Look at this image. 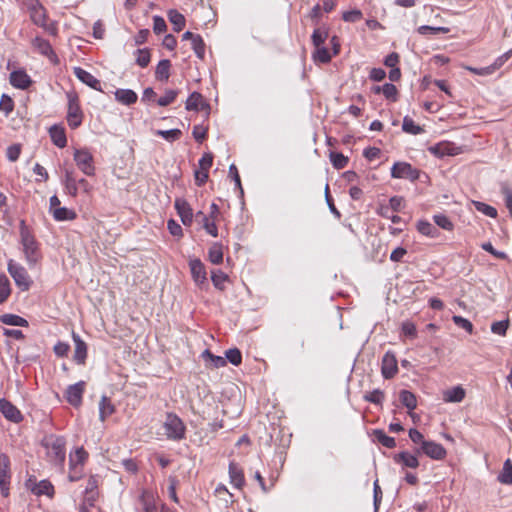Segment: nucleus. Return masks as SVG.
<instances>
[{"label":"nucleus","instance_id":"nucleus-10","mask_svg":"<svg viewBox=\"0 0 512 512\" xmlns=\"http://www.w3.org/2000/svg\"><path fill=\"white\" fill-rule=\"evenodd\" d=\"M10 459L6 454H0V490L4 497L9 495Z\"/></svg>","mask_w":512,"mask_h":512},{"label":"nucleus","instance_id":"nucleus-28","mask_svg":"<svg viewBox=\"0 0 512 512\" xmlns=\"http://www.w3.org/2000/svg\"><path fill=\"white\" fill-rule=\"evenodd\" d=\"M115 412V407L109 397L103 395L99 402V418L102 422Z\"/></svg>","mask_w":512,"mask_h":512},{"label":"nucleus","instance_id":"nucleus-50","mask_svg":"<svg viewBox=\"0 0 512 512\" xmlns=\"http://www.w3.org/2000/svg\"><path fill=\"white\" fill-rule=\"evenodd\" d=\"M473 205L477 211L483 213L486 216H489L491 218H495L497 216V210L486 203L480 201H473Z\"/></svg>","mask_w":512,"mask_h":512},{"label":"nucleus","instance_id":"nucleus-33","mask_svg":"<svg viewBox=\"0 0 512 512\" xmlns=\"http://www.w3.org/2000/svg\"><path fill=\"white\" fill-rule=\"evenodd\" d=\"M168 19L173 25V29L176 32H180L186 23L185 17L175 9L168 11Z\"/></svg>","mask_w":512,"mask_h":512},{"label":"nucleus","instance_id":"nucleus-20","mask_svg":"<svg viewBox=\"0 0 512 512\" xmlns=\"http://www.w3.org/2000/svg\"><path fill=\"white\" fill-rule=\"evenodd\" d=\"M417 454H411L407 451L397 453L393 456L395 463L401 464L403 467L416 469L419 466Z\"/></svg>","mask_w":512,"mask_h":512},{"label":"nucleus","instance_id":"nucleus-46","mask_svg":"<svg viewBox=\"0 0 512 512\" xmlns=\"http://www.w3.org/2000/svg\"><path fill=\"white\" fill-rule=\"evenodd\" d=\"M11 293L10 282L6 275H0V304L4 303Z\"/></svg>","mask_w":512,"mask_h":512},{"label":"nucleus","instance_id":"nucleus-2","mask_svg":"<svg viewBox=\"0 0 512 512\" xmlns=\"http://www.w3.org/2000/svg\"><path fill=\"white\" fill-rule=\"evenodd\" d=\"M164 434L168 440L181 441L186 435V426L175 413H167L163 423Z\"/></svg>","mask_w":512,"mask_h":512},{"label":"nucleus","instance_id":"nucleus-37","mask_svg":"<svg viewBox=\"0 0 512 512\" xmlns=\"http://www.w3.org/2000/svg\"><path fill=\"white\" fill-rule=\"evenodd\" d=\"M202 357L204 359L210 361L208 366L211 367V368H221V367L226 366V364H227V361H226V359L224 357L216 356V355L212 354L208 349H206L202 353Z\"/></svg>","mask_w":512,"mask_h":512},{"label":"nucleus","instance_id":"nucleus-29","mask_svg":"<svg viewBox=\"0 0 512 512\" xmlns=\"http://www.w3.org/2000/svg\"><path fill=\"white\" fill-rule=\"evenodd\" d=\"M465 397V390L461 386H456L446 390L443 393V400L445 402L459 403Z\"/></svg>","mask_w":512,"mask_h":512},{"label":"nucleus","instance_id":"nucleus-1","mask_svg":"<svg viewBox=\"0 0 512 512\" xmlns=\"http://www.w3.org/2000/svg\"><path fill=\"white\" fill-rule=\"evenodd\" d=\"M20 239L28 265L30 267L35 266L41 259V252L35 237L32 235L23 220L20 222Z\"/></svg>","mask_w":512,"mask_h":512},{"label":"nucleus","instance_id":"nucleus-8","mask_svg":"<svg viewBox=\"0 0 512 512\" xmlns=\"http://www.w3.org/2000/svg\"><path fill=\"white\" fill-rule=\"evenodd\" d=\"M189 268L192 279L197 287L206 290L209 286L207 279V272L204 264L198 258L191 259L189 261Z\"/></svg>","mask_w":512,"mask_h":512},{"label":"nucleus","instance_id":"nucleus-17","mask_svg":"<svg viewBox=\"0 0 512 512\" xmlns=\"http://www.w3.org/2000/svg\"><path fill=\"white\" fill-rule=\"evenodd\" d=\"M175 209L177 210L182 223L185 226L191 225L193 221V210L190 207V204L185 199L177 198L175 200Z\"/></svg>","mask_w":512,"mask_h":512},{"label":"nucleus","instance_id":"nucleus-6","mask_svg":"<svg viewBox=\"0 0 512 512\" xmlns=\"http://www.w3.org/2000/svg\"><path fill=\"white\" fill-rule=\"evenodd\" d=\"M73 159L82 173L87 176L95 175L94 157L88 149H75Z\"/></svg>","mask_w":512,"mask_h":512},{"label":"nucleus","instance_id":"nucleus-55","mask_svg":"<svg viewBox=\"0 0 512 512\" xmlns=\"http://www.w3.org/2000/svg\"><path fill=\"white\" fill-rule=\"evenodd\" d=\"M14 109V102L12 98L6 94H3L0 100V111L8 116Z\"/></svg>","mask_w":512,"mask_h":512},{"label":"nucleus","instance_id":"nucleus-14","mask_svg":"<svg viewBox=\"0 0 512 512\" xmlns=\"http://www.w3.org/2000/svg\"><path fill=\"white\" fill-rule=\"evenodd\" d=\"M381 372L385 379H391L397 374L398 366L394 353L388 351L384 354L382 359Z\"/></svg>","mask_w":512,"mask_h":512},{"label":"nucleus","instance_id":"nucleus-35","mask_svg":"<svg viewBox=\"0 0 512 512\" xmlns=\"http://www.w3.org/2000/svg\"><path fill=\"white\" fill-rule=\"evenodd\" d=\"M498 481L505 485L512 484V461L507 459L504 464L501 472L497 477Z\"/></svg>","mask_w":512,"mask_h":512},{"label":"nucleus","instance_id":"nucleus-15","mask_svg":"<svg viewBox=\"0 0 512 512\" xmlns=\"http://www.w3.org/2000/svg\"><path fill=\"white\" fill-rule=\"evenodd\" d=\"M85 383L80 381L76 384L68 386L66 390V399L74 407H78L82 403V396L84 393Z\"/></svg>","mask_w":512,"mask_h":512},{"label":"nucleus","instance_id":"nucleus-24","mask_svg":"<svg viewBox=\"0 0 512 512\" xmlns=\"http://www.w3.org/2000/svg\"><path fill=\"white\" fill-rule=\"evenodd\" d=\"M114 95L115 99L123 105H132L138 99L137 94L131 89H117Z\"/></svg>","mask_w":512,"mask_h":512},{"label":"nucleus","instance_id":"nucleus-19","mask_svg":"<svg viewBox=\"0 0 512 512\" xmlns=\"http://www.w3.org/2000/svg\"><path fill=\"white\" fill-rule=\"evenodd\" d=\"M10 83L15 88L25 90L31 85L32 80L24 70H16L10 74Z\"/></svg>","mask_w":512,"mask_h":512},{"label":"nucleus","instance_id":"nucleus-22","mask_svg":"<svg viewBox=\"0 0 512 512\" xmlns=\"http://www.w3.org/2000/svg\"><path fill=\"white\" fill-rule=\"evenodd\" d=\"M229 477L231 484L236 488H242L245 484V478L242 468L235 462L229 464Z\"/></svg>","mask_w":512,"mask_h":512},{"label":"nucleus","instance_id":"nucleus-3","mask_svg":"<svg viewBox=\"0 0 512 512\" xmlns=\"http://www.w3.org/2000/svg\"><path fill=\"white\" fill-rule=\"evenodd\" d=\"M31 21L43 28L51 36H56L58 33L57 24L55 22L47 23V12L39 1H35L31 4L30 8Z\"/></svg>","mask_w":512,"mask_h":512},{"label":"nucleus","instance_id":"nucleus-45","mask_svg":"<svg viewBox=\"0 0 512 512\" xmlns=\"http://www.w3.org/2000/svg\"><path fill=\"white\" fill-rule=\"evenodd\" d=\"M329 158L335 169H343L348 164V157L344 156L342 153L330 152Z\"/></svg>","mask_w":512,"mask_h":512},{"label":"nucleus","instance_id":"nucleus-56","mask_svg":"<svg viewBox=\"0 0 512 512\" xmlns=\"http://www.w3.org/2000/svg\"><path fill=\"white\" fill-rule=\"evenodd\" d=\"M433 219L436 225L444 230L451 231L454 227L450 219L444 214L434 215Z\"/></svg>","mask_w":512,"mask_h":512},{"label":"nucleus","instance_id":"nucleus-43","mask_svg":"<svg viewBox=\"0 0 512 512\" xmlns=\"http://www.w3.org/2000/svg\"><path fill=\"white\" fill-rule=\"evenodd\" d=\"M328 37V30L325 28H316L313 31V34L311 36L312 43L315 46V48H319V46H323L324 42L326 41Z\"/></svg>","mask_w":512,"mask_h":512},{"label":"nucleus","instance_id":"nucleus-36","mask_svg":"<svg viewBox=\"0 0 512 512\" xmlns=\"http://www.w3.org/2000/svg\"><path fill=\"white\" fill-rule=\"evenodd\" d=\"M0 321L3 324L11 325V326H20V327L28 326V322L26 319H24L21 316L15 315V314H3L0 317Z\"/></svg>","mask_w":512,"mask_h":512},{"label":"nucleus","instance_id":"nucleus-21","mask_svg":"<svg viewBox=\"0 0 512 512\" xmlns=\"http://www.w3.org/2000/svg\"><path fill=\"white\" fill-rule=\"evenodd\" d=\"M72 338L75 344L74 360L78 364H84L87 357V345L75 332L72 333Z\"/></svg>","mask_w":512,"mask_h":512},{"label":"nucleus","instance_id":"nucleus-23","mask_svg":"<svg viewBox=\"0 0 512 512\" xmlns=\"http://www.w3.org/2000/svg\"><path fill=\"white\" fill-rule=\"evenodd\" d=\"M63 184L66 192L72 196L76 197L78 194V180H76L74 176V172L72 170L66 169L64 173Z\"/></svg>","mask_w":512,"mask_h":512},{"label":"nucleus","instance_id":"nucleus-11","mask_svg":"<svg viewBox=\"0 0 512 512\" xmlns=\"http://www.w3.org/2000/svg\"><path fill=\"white\" fill-rule=\"evenodd\" d=\"M416 453H423L434 460H442L446 456L445 448L434 441L423 442V445L416 449Z\"/></svg>","mask_w":512,"mask_h":512},{"label":"nucleus","instance_id":"nucleus-62","mask_svg":"<svg viewBox=\"0 0 512 512\" xmlns=\"http://www.w3.org/2000/svg\"><path fill=\"white\" fill-rule=\"evenodd\" d=\"M215 495L220 499H223L226 503L232 502V494L228 491L225 485L219 484L215 488Z\"/></svg>","mask_w":512,"mask_h":512},{"label":"nucleus","instance_id":"nucleus-18","mask_svg":"<svg viewBox=\"0 0 512 512\" xmlns=\"http://www.w3.org/2000/svg\"><path fill=\"white\" fill-rule=\"evenodd\" d=\"M73 72L77 79H79L82 83L97 91H102L100 81L96 77H94L90 72L84 70L81 67H75Z\"/></svg>","mask_w":512,"mask_h":512},{"label":"nucleus","instance_id":"nucleus-32","mask_svg":"<svg viewBox=\"0 0 512 512\" xmlns=\"http://www.w3.org/2000/svg\"><path fill=\"white\" fill-rule=\"evenodd\" d=\"M171 62L168 59L161 60L155 71V77L159 81H167L170 76Z\"/></svg>","mask_w":512,"mask_h":512},{"label":"nucleus","instance_id":"nucleus-64","mask_svg":"<svg viewBox=\"0 0 512 512\" xmlns=\"http://www.w3.org/2000/svg\"><path fill=\"white\" fill-rule=\"evenodd\" d=\"M21 153V146L19 144H13L7 148L6 156L9 161L15 162L18 160Z\"/></svg>","mask_w":512,"mask_h":512},{"label":"nucleus","instance_id":"nucleus-34","mask_svg":"<svg viewBox=\"0 0 512 512\" xmlns=\"http://www.w3.org/2000/svg\"><path fill=\"white\" fill-rule=\"evenodd\" d=\"M196 217L197 219H201L203 222V228L208 234L213 237L218 236V228L216 226L215 219L210 220V218L201 211L196 214Z\"/></svg>","mask_w":512,"mask_h":512},{"label":"nucleus","instance_id":"nucleus-9","mask_svg":"<svg viewBox=\"0 0 512 512\" xmlns=\"http://www.w3.org/2000/svg\"><path fill=\"white\" fill-rule=\"evenodd\" d=\"M391 176L397 179L416 181L419 178V171L409 163L396 162L391 168Z\"/></svg>","mask_w":512,"mask_h":512},{"label":"nucleus","instance_id":"nucleus-13","mask_svg":"<svg viewBox=\"0 0 512 512\" xmlns=\"http://www.w3.org/2000/svg\"><path fill=\"white\" fill-rule=\"evenodd\" d=\"M0 412L13 423H20L23 420L20 410L5 398L0 399Z\"/></svg>","mask_w":512,"mask_h":512},{"label":"nucleus","instance_id":"nucleus-53","mask_svg":"<svg viewBox=\"0 0 512 512\" xmlns=\"http://www.w3.org/2000/svg\"><path fill=\"white\" fill-rule=\"evenodd\" d=\"M385 398L384 392L380 389H375L364 395V400L376 405H381Z\"/></svg>","mask_w":512,"mask_h":512},{"label":"nucleus","instance_id":"nucleus-60","mask_svg":"<svg viewBox=\"0 0 512 512\" xmlns=\"http://www.w3.org/2000/svg\"><path fill=\"white\" fill-rule=\"evenodd\" d=\"M452 321L460 328L466 330L468 333L473 332V324L466 318L458 315L452 317Z\"/></svg>","mask_w":512,"mask_h":512},{"label":"nucleus","instance_id":"nucleus-44","mask_svg":"<svg viewBox=\"0 0 512 512\" xmlns=\"http://www.w3.org/2000/svg\"><path fill=\"white\" fill-rule=\"evenodd\" d=\"M375 439L386 448H394L396 446V441L393 437L386 435L382 430L374 431Z\"/></svg>","mask_w":512,"mask_h":512},{"label":"nucleus","instance_id":"nucleus-38","mask_svg":"<svg viewBox=\"0 0 512 512\" xmlns=\"http://www.w3.org/2000/svg\"><path fill=\"white\" fill-rule=\"evenodd\" d=\"M211 280L214 287L222 291L225 289V283L229 280V277L221 270H213L211 272Z\"/></svg>","mask_w":512,"mask_h":512},{"label":"nucleus","instance_id":"nucleus-7","mask_svg":"<svg viewBox=\"0 0 512 512\" xmlns=\"http://www.w3.org/2000/svg\"><path fill=\"white\" fill-rule=\"evenodd\" d=\"M8 272L15 281V284L22 290H29L32 280L29 277L26 269L20 264L10 260L8 262Z\"/></svg>","mask_w":512,"mask_h":512},{"label":"nucleus","instance_id":"nucleus-59","mask_svg":"<svg viewBox=\"0 0 512 512\" xmlns=\"http://www.w3.org/2000/svg\"><path fill=\"white\" fill-rule=\"evenodd\" d=\"M511 57L512 48L505 52L504 54H502L501 56H499L498 58H496L495 61L490 65L493 73L499 68H501L505 64V62H507Z\"/></svg>","mask_w":512,"mask_h":512},{"label":"nucleus","instance_id":"nucleus-42","mask_svg":"<svg viewBox=\"0 0 512 512\" xmlns=\"http://www.w3.org/2000/svg\"><path fill=\"white\" fill-rule=\"evenodd\" d=\"M429 151L437 157L453 155L452 148L449 143H438L434 146H431Z\"/></svg>","mask_w":512,"mask_h":512},{"label":"nucleus","instance_id":"nucleus-51","mask_svg":"<svg viewBox=\"0 0 512 512\" xmlns=\"http://www.w3.org/2000/svg\"><path fill=\"white\" fill-rule=\"evenodd\" d=\"M225 359L231 364L238 366L242 362V354L238 348H231L225 352Z\"/></svg>","mask_w":512,"mask_h":512},{"label":"nucleus","instance_id":"nucleus-39","mask_svg":"<svg viewBox=\"0 0 512 512\" xmlns=\"http://www.w3.org/2000/svg\"><path fill=\"white\" fill-rule=\"evenodd\" d=\"M53 217L57 221H67L74 220L77 217L75 211L68 209L66 207L56 208L53 213Z\"/></svg>","mask_w":512,"mask_h":512},{"label":"nucleus","instance_id":"nucleus-5","mask_svg":"<svg viewBox=\"0 0 512 512\" xmlns=\"http://www.w3.org/2000/svg\"><path fill=\"white\" fill-rule=\"evenodd\" d=\"M66 97L68 100L67 122L70 128L76 129L81 125L83 120L79 97L74 91L67 92Z\"/></svg>","mask_w":512,"mask_h":512},{"label":"nucleus","instance_id":"nucleus-57","mask_svg":"<svg viewBox=\"0 0 512 512\" xmlns=\"http://www.w3.org/2000/svg\"><path fill=\"white\" fill-rule=\"evenodd\" d=\"M362 18H363V14L359 9L345 11L342 14V19L345 22L356 23V22L360 21Z\"/></svg>","mask_w":512,"mask_h":512},{"label":"nucleus","instance_id":"nucleus-63","mask_svg":"<svg viewBox=\"0 0 512 512\" xmlns=\"http://www.w3.org/2000/svg\"><path fill=\"white\" fill-rule=\"evenodd\" d=\"M167 29V25H166V22L164 20L163 17L161 16H154L153 17V31L154 33L156 34H161L163 32H165Z\"/></svg>","mask_w":512,"mask_h":512},{"label":"nucleus","instance_id":"nucleus-12","mask_svg":"<svg viewBox=\"0 0 512 512\" xmlns=\"http://www.w3.org/2000/svg\"><path fill=\"white\" fill-rule=\"evenodd\" d=\"M31 43L33 48L37 50L41 55L46 56L51 62L55 64L58 62V57L48 40L40 36H36Z\"/></svg>","mask_w":512,"mask_h":512},{"label":"nucleus","instance_id":"nucleus-40","mask_svg":"<svg viewBox=\"0 0 512 512\" xmlns=\"http://www.w3.org/2000/svg\"><path fill=\"white\" fill-rule=\"evenodd\" d=\"M418 231L425 236L435 238L439 235L438 229L428 221H419L417 224Z\"/></svg>","mask_w":512,"mask_h":512},{"label":"nucleus","instance_id":"nucleus-25","mask_svg":"<svg viewBox=\"0 0 512 512\" xmlns=\"http://www.w3.org/2000/svg\"><path fill=\"white\" fill-rule=\"evenodd\" d=\"M50 137L54 145L59 148H64L67 144L65 130L61 126L53 125L50 130Z\"/></svg>","mask_w":512,"mask_h":512},{"label":"nucleus","instance_id":"nucleus-49","mask_svg":"<svg viewBox=\"0 0 512 512\" xmlns=\"http://www.w3.org/2000/svg\"><path fill=\"white\" fill-rule=\"evenodd\" d=\"M191 45H192V49L194 50L196 56L201 60L204 59L205 43L199 34L196 35V37L191 41Z\"/></svg>","mask_w":512,"mask_h":512},{"label":"nucleus","instance_id":"nucleus-61","mask_svg":"<svg viewBox=\"0 0 512 512\" xmlns=\"http://www.w3.org/2000/svg\"><path fill=\"white\" fill-rule=\"evenodd\" d=\"M508 326H509V321L508 320L497 321V322L492 323L491 331L494 334H498V335L503 336V335L506 334Z\"/></svg>","mask_w":512,"mask_h":512},{"label":"nucleus","instance_id":"nucleus-4","mask_svg":"<svg viewBox=\"0 0 512 512\" xmlns=\"http://www.w3.org/2000/svg\"><path fill=\"white\" fill-rule=\"evenodd\" d=\"M44 445L51 460L57 465H63L66 456L65 439L61 436L51 435L45 439Z\"/></svg>","mask_w":512,"mask_h":512},{"label":"nucleus","instance_id":"nucleus-41","mask_svg":"<svg viewBox=\"0 0 512 512\" xmlns=\"http://www.w3.org/2000/svg\"><path fill=\"white\" fill-rule=\"evenodd\" d=\"M402 130L412 135H418L423 132V129L417 125L409 116H405L403 118Z\"/></svg>","mask_w":512,"mask_h":512},{"label":"nucleus","instance_id":"nucleus-27","mask_svg":"<svg viewBox=\"0 0 512 512\" xmlns=\"http://www.w3.org/2000/svg\"><path fill=\"white\" fill-rule=\"evenodd\" d=\"M88 457V453L83 447L77 448L74 453L70 454L69 465L70 470H77L78 466L82 467Z\"/></svg>","mask_w":512,"mask_h":512},{"label":"nucleus","instance_id":"nucleus-48","mask_svg":"<svg viewBox=\"0 0 512 512\" xmlns=\"http://www.w3.org/2000/svg\"><path fill=\"white\" fill-rule=\"evenodd\" d=\"M331 54L329 53L328 49L324 46H319V48H316L315 52L313 53V59L315 62L319 63H328L331 60Z\"/></svg>","mask_w":512,"mask_h":512},{"label":"nucleus","instance_id":"nucleus-47","mask_svg":"<svg viewBox=\"0 0 512 512\" xmlns=\"http://www.w3.org/2000/svg\"><path fill=\"white\" fill-rule=\"evenodd\" d=\"M155 134L161 136L168 142H173L181 137L182 131L180 129L157 130Z\"/></svg>","mask_w":512,"mask_h":512},{"label":"nucleus","instance_id":"nucleus-31","mask_svg":"<svg viewBox=\"0 0 512 512\" xmlns=\"http://www.w3.org/2000/svg\"><path fill=\"white\" fill-rule=\"evenodd\" d=\"M399 400L409 411H412L417 407L416 396L409 390H401L399 393Z\"/></svg>","mask_w":512,"mask_h":512},{"label":"nucleus","instance_id":"nucleus-52","mask_svg":"<svg viewBox=\"0 0 512 512\" xmlns=\"http://www.w3.org/2000/svg\"><path fill=\"white\" fill-rule=\"evenodd\" d=\"M150 52L147 48L144 49H137L136 50V63L142 67L145 68L150 63Z\"/></svg>","mask_w":512,"mask_h":512},{"label":"nucleus","instance_id":"nucleus-54","mask_svg":"<svg viewBox=\"0 0 512 512\" xmlns=\"http://www.w3.org/2000/svg\"><path fill=\"white\" fill-rule=\"evenodd\" d=\"M177 95H178L177 90H173V89L166 90L165 94L157 100V103L159 106H162V107L168 106L175 101Z\"/></svg>","mask_w":512,"mask_h":512},{"label":"nucleus","instance_id":"nucleus-16","mask_svg":"<svg viewBox=\"0 0 512 512\" xmlns=\"http://www.w3.org/2000/svg\"><path fill=\"white\" fill-rule=\"evenodd\" d=\"M27 487L36 496L46 495L48 497H53L54 495V487L48 480H41L40 482L36 483L33 482L32 479H29L27 481Z\"/></svg>","mask_w":512,"mask_h":512},{"label":"nucleus","instance_id":"nucleus-26","mask_svg":"<svg viewBox=\"0 0 512 512\" xmlns=\"http://www.w3.org/2000/svg\"><path fill=\"white\" fill-rule=\"evenodd\" d=\"M207 107L203 96L198 92H193L186 101L185 108L188 111H200Z\"/></svg>","mask_w":512,"mask_h":512},{"label":"nucleus","instance_id":"nucleus-30","mask_svg":"<svg viewBox=\"0 0 512 512\" xmlns=\"http://www.w3.org/2000/svg\"><path fill=\"white\" fill-rule=\"evenodd\" d=\"M208 259L212 264L219 265L223 261V245L214 242L208 250Z\"/></svg>","mask_w":512,"mask_h":512},{"label":"nucleus","instance_id":"nucleus-58","mask_svg":"<svg viewBox=\"0 0 512 512\" xmlns=\"http://www.w3.org/2000/svg\"><path fill=\"white\" fill-rule=\"evenodd\" d=\"M382 93L385 96L386 99L390 101H396L397 100V88L394 84L386 83L382 86Z\"/></svg>","mask_w":512,"mask_h":512}]
</instances>
